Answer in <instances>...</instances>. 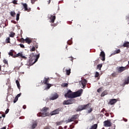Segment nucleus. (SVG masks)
<instances>
[{
	"label": "nucleus",
	"mask_w": 129,
	"mask_h": 129,
	"mask_svg": "<svg viewBox=\"0 0 129 129\" xmlns=\"http://www.w3.org/2000/svg\"><path fill=\"white\" fill-rule=\"evenodd\" d=\"M71 73V69H70L69 70H66V74L67 76H70Z\"/></svg>",
	"instance_id": "24"
},
{
	"label": "nucleus",
	"mask_w": 129,
	"mask_h": 129,
	"mask_svg": "<svg viewBox=\"0 0 129 129\" xmlns=\"http://www.w3.org/2000/svg\"><path fill=\"white\" fill-rule=\"evenodd\" d=\"M68 86V83H63V84H62V86H63V87H67Z\"/></svg>",
	"instance_id": "39"
},
{
	"label": "nucleus",
	"mask_w": 129,
	"mask_h": 129,
	"mask_svg": "<svg viewBox=\"0 0 129 129\" xmlns=\"http://www.w3.org/2000/svg\"><path fill=\"white\" fill-rule=\"evenodd\" d=\"M129 84V77H128L127 78V79H126L125 80H124V85H127Z\"/></svg>",
	"instance_id": "22"
},
{
	"label": "nucleus",
	"mask_w": 129,
	"mask_h": 129,
	"mask_svg": "<svg viewBox=\"0 0 129 129\" xmlns=\"http://www.w3.org/2000/svg\"><path fill=\"white\" fill-rule=\"evenodd\" d=\"M68 44H69V45H71V44H72V41L69 40L68 41Z\"/></svg>",
	"instance_id": "44"
},
{
	"label": "nucleus",
	"mask_w": 129,
	"mask_h": 129,
	"mask_svg": "<svg viewBox=\"0 0 129 129\" xmlns=\"http://www.w3.org/2000/svg\"><path fill=\"white\" fill-rule=\"evenodd\" d=\"M128 69V67H120L117 69V73H121L124 71H125L126 70Z\"/></svg>",
	"instance_id": "10"
},
{
	"label": "nucleus",
	"mask_w": 129,
	"mask_h": 129,
	"mask_svg": "<svg viewBox=\"0 0 129 129\" xmlns=\"http://www.w3.org/2000/svg\"><path fill=\"white\" fill-rule=\"evenodd\" d=\"M117 76V74L115 72H114L111 74V76L114 78L116 77Z\"/></svg>",
	"instance_id": "31"
},
{
	"label": "nucleus",
	"mask_w": 129,
	"mask_h": 129,
	"mask_svg": "<svg viewBox=\"0 0 129 129\" xmlns=\"http://www.w3.org/2000/svg\"><path fill=\"white\" fill-rule=\"evenodd\" d=\"M20 41L21 43H27L29 45H30V44L33 41V40L29 37H27L25 39H24V38H21Z\"/></svg>",
	"instance_id": "6"
},
{
	"label": "nucleus",
	"mask_w": 129,
	"mask_h": 129,
	"mask_svg": "<svg viewBox=\"0 0 129 129\" xmlns=\"http://www.w3.org/2000/svg\"><path fill=\"white\" fill-rule=\"evenodd\" d=\"M59 97V96L58 95V94H54V95L53 96V97H51L50 99L51 100H54L55 99H57V98Z\"/></svg>",
	"instance_id": "18"
},
{
	"label": "nucleus",
	"mask_w": 129,
	"mask_h": 129,
	"mask_svg": "<svg viewBox=\"0 0 129 129\" xmlns=\"http://www.w3.org/2000/svg\"><path fill=\"white\" fill-rule=\"evenodd\" d=\"M58 129H63L62 128L58 127Z\"/></svg>",
	"instance_id": "62"
},
{
	"label": "nucleus",
	"mask_w": 129,
	"mask_h": 129,
	"mask_svg": "<svg viewBox=\"0 0 129 129\" xmlns=\"http://www.w3.org/2000/svg\"><path fill=\"white\" fill-rule=\"evenodd\" d=\"M107 94H108V92H107V91H104L103 93H102V94H101V96L103 97Z\"/></svg>",
	"instance_id": "27"
},
{
	"label": "nucleus",
	"mask_w": 129,
	"mask_h": 129,
	"mask_svg": "<svg viewBox=\"0 0 129 129\" xmlns=\"http://www.w3.org/2000/svg\"><path fill=\"white\" fill-rule=\"evenodd\" d=\"M103 125L105 127H110L112 125V123L110 122V120H106L104 121L103 122Z\"/></svg>",
	"instance_id": "9"
},
{
	"label": "nucleus",
	"mask_w": 129,
	"mask_h": 129,
	"mask_svg": "<svg viewBox=\"0 0 129 129\" xmlns=\"http://www.w3.org/2000/svg\"><path fill=\"white\" fill-rule=\"evenodd\" d=\"M49 110V108L44 107L41 110V112L37 113V115L38 117H45L46 116H49V114L48 112H47V111Z\"/></svg>",
	"instance_id": "3"
},
{
	"label": "nucleus",
	"mask_w": 129,
	"mask_h": 129,
	"mask_svg": "<svg viewBox=\"0 0 129 129\" xmlns=\"http://www.w3.org/2000/svg\"><path fill=\"white\" fill-rule=\"evenodd\" d=\"M71 58V60L73 61V57H70Z\"/></svg>",
	"instance_id": "57"
},
{
	"label": "nucleus",
	"mask_w": 129,
	"mask_h": 129,
	"mask_svg": "<svg viewBox=\"0 0 129 129\" xmlns=\"http://www.w3.org/2000/svg\"><path fill=\"white\" fill-rule=\"evenodd\" d=\"M105 115L107 117L109 116V114L108 113H105Z\"/></svg>",
	"instance_id": "50"
},
{
	"label": "nucleus",
	"mask_w": 129,
	"mask_h": 129,
	"mask_svg": "<svg viewBox=\"0 0 129 129\" xmlns=\"http://www.w3.org/2000/svg\"><path fill=\"white\" fill-rule=\"evenodd\" d=\"M2 116L4 117H5V114H3Z\"/></svg>",
	"instance_id": "59"
},
{
	"label": "nucleus",
	"mask_w": 129,
	"mask_h": 129,
	"mask_svg": "<svg viewBox=\"0 0 129 129\" xmlns=\"http://www.w3.org/2000/svg\"><path fill=\"white\" fill-rule=\"evenodd\" d=\"M21 93H20L19 94L17 95V96H16V98H19L20 96H21Z\"/></svg>",
	"instance_id": "45"
},
{
	"label": "nucleus",
	"mask_w": 129,
	"mask_h": 129,
	"mask_svg": "<svg viewBox=\"0 0 129 129\" xmlns=\"http://www.w3.org/2000/svg\"><path fill=\"white\" fill-rule=\"evenodd\" d=\"M87 80H82V85L83 86V89H84V88H85L86 85H87Z\"/></svg>",
	"instance_id": "16"
},
{
	"label": "nucleus",
	"mask_w": 129,
	"mask_h": 129,
	"mask_svg": "<svg viewBox=\"0 0 129 129\" xmlns=\"http://www.w3.org/2000/svg\"><path fill=\"white\" fill-rule=\"evenodd\" d=\"M99 77V73L98 72H96V73L95 74V78H98Z\"/></svg>",
	"instance_id": "33"
},
{
	"label": "nucleus",
	"mask_w": 129,
	"mask_h": 129,
	"mask_svg": "<svg viewBox=\"0 0 129 129\" xmlns=\"http://www.w3.org/2000/svg\"><path fill=\"white\" fill-rule=\"evenodd\" d=\"M123 121H124V122H127V119L125 118H123Z\"/></svg>",
	"instance_id": "48"
},
{
	"label": "nucleus",
	"mask_w": 129,
	"mask_h": 129,
	"mask_svg": "<svg viewBox=\"0 0 129 129\" xmlns=\"http://www.w3.org/2000/svg\"><path fill=\"white\" fill-rule=\"evenodd\" d=\"M9 111V109H6V112H5L6 114L8 113Z\"/></svg>",
	"instance_id": "49"
},
{
	"label": "nucleus",
	"mask_w": 129,
	"mask_h": 129,
	"mask_svg": "<svg viewBox=\"0 0 129 129\" xmlns=\"http://www.w3.org/2000/svg\"><path fill=\"white\" fill-rule=\"evenodd\" d=\"M50 23H54L55 22V20H56V16L55 15H51L50 18Z\"/></svg>",
	"instance_id": "14"
},
{
	"label": "nucleus",
	"mask_w": 129,
	"mask_h": 129,
	"mask_svg": "<svg viewBox=\"0 0 129 129\" xmlns=\"http://www.w3.org/2000/svg\"><path fill=\"white\" fill-rule=\"evenodd\" d=\"M128 64H129V60L128 61Z\"/></svg>",
	"instance_id": "64"
},
{
	"label": "nucleus",
	"mask_w": 129,
	"mask_h": 129,
	"mask_svg": "<svg viewBox=\"0 0 129 129\" xmlns=\"http://www.w3.org/2000/svg\"><path fill=\"white\" fill-rule=\"evenodd\" d=\"M2 118V116H0V119H1Z\"/></svg>",
	"instance_id": "63"
},
{
	"label": "nucleus",
	"mask_w": 129,
	"mask_h": 129,
	"mask_svg": "<svg viewBox=\"0 0 129 129\" xmlns=\"http://www.w3.org/2000/svg\"><path fill=\"white\" fill-rule=\"evenodd\" d=\"M4 64H8V61L7 60V59H4L3 61Z\"/></svg>",
	"instance_id": "42"
},
{
	"label": "nucleus",
	"mask_w": 129,
	"mask_h": 129,
	"mask_svg": "<svg viewBox=\"0 0 129 129\" xmlns=\"http://www.w3.org/2000/svg\"><path fill=\"white\" fill-rule=\"evenodd\" d=\"M89 105H90V103H88L86 105L84 104V105H79L77 108L76 109V111L77 112L82 111V110H86L87 109L90 108V107H89Z\"/></svg>",
	"instance_id": "4"
},
{
	"label": "nucleus",
	"mask_w": 129,
	"mask_h": 129,
	"mask_svg": "<svg viewBox=\"0 0 129 129\" xmlns=\"http://www.w3.org/2000/svg\"><path fill=\"white\" fill-rule=\"evenodd\" d=\"M11 23H13V24H17V22H16L15 20H12Z\"/></svg>",
	"instance_id": "47"
},
{
	"label": "nucleus",
	"mask_w": 129,
	"mask_h": 129,
	"mask_svg": "<svg viewBox=\"0 0 129 129\" xmlns=\"http://www.w3.org/2000/svg\"><path fill=\"white\" fill-rule=\"evenodd\" d=\"M75 103V99H69L67 100H64L63 102V105H70L72 104Z\"/></svg>",
	"instance_id": "7"
},
{
	"label": "nucleus",
	"mask_w": 129,
	"mask_h": 129,
	"mask_svg": "<svg viewBox=\"0 0 129 129\" xmlns=\"http://www.w3.org/2000/svg\"><path fill=\"white\" fill-rule=\"evenodd\" d=\"M6 43H7V44L11 43V38H10V37H7L6 38Z\"/></svg>",
	"instance_id": "29"
},
{
	"label": "nucleus",
	"mask_w": 129,
	"mask_h": 129,
	"mask_svg": "<svg viewBox=\"0 0 129 129\" xmlns=\"http://www.w3.org/2000/svg\"><path fill=\"white\" fill-rule=\"evenodd\" d=\"M35 63L36 62L38 61V58H39V55H37L35 56Z\"/></svg>",
	"instance_id": "37"
},
{
	"label": "nucleus",
	"mask_w": 129,
	"mask_h": 129,
	"mask_svg": "<svg viewBox=\"0 0 129 129\" xmlns=\"http://www.w3.org/2000/svg\"><path fill=\"white\" fill-rule=\"evenodd\" d=\"M32 56H35L34 53H32Z\"/></svg>",
	"instance_id": "60"
},
{
	"label": "nucleus",
	"mask_w": 129,
	"mask_h": 129,
	"mask_svg": "<svg viewBox=\"0 0 129 129\" xmlns=\"http://www.w3.org/2000/svg\"><path fill=\"white\" fill-rule=\"evenodd\" d=\"M23 109H26V105H23Z\"/></svg>",
	"instance_id": "55"
},
{
	"label": "nucleus",
	"mask_w": 129,
	"mask_h": 129,
	"mask_svg": "<svg viewBox=\"0 0 129 129\" xmlns=\"http://www.w3.org/2000/svg\"><path fill=\"white\" fill-rule=\"evenodd\" d=\"M47 3H48V5H50V3H51V0H48L47 1Z\"/></svg>",
	"instance_id": "54"
},
{
	"label": "nucleus",
	"mask_w": 129,
	"mask_h": 129,
	"mask_svg": "<svg viewBox=\"0 0 129 129\" xmlns=\"http://www.w3.org/2000/svg\"><path fill=\"white\" fill-rule=\"evenodd\" d=\"M117 101V99H110V101L109 102V104H110L111 105H113L114 104H115V103H116Z\"/></svg>",
	"instance_id": "15"
},
{
	"label": "nucleus",
	"mask_w": 129,
	"mask_h": 129,
	"mask_svg": "<svg viewBox=\"0 0 129 129\" xmlns=\"http://www.w3.org/2000/svg\"><path fill=\"white\" fill-rule=\"evenodd\" d=\"M44 129H50V126H47L44 127Z\"/></svg>",
	"instance_id": "43"
},
{
	"label": "nucleus",
	"mask_w": 129,
	"mask_h": 129,
	"mask_svg": "<svg viewBox=\"0 0 129 129\" xmlns=\"http://www.w3.org/2000/svg\"><path fill=\"white\" fill-rule=\"evenodd\" d=\"M37 0H31V3L33 5V4H35V2H37Z\"/></svg>",
	"instance_id": "46"
},
{
	"label": "nucleus",
	"mask_w": 129,
	"mask_h": 129,
	"mask_svg": "<svg viewBox=\"0 0 129 129\" xmlns=\"http://www.w3.org/2000/svg\"><path fill=\"white\" fill-rule=\"evenodd\" d=\"M78 117V114L72 115V117H71V119H68V120H67V122L69 123L74 121V120H76Z\"/></svg>",
	"instance_id": "8"
},
{
	"label": "nucleus",
	"mask_w": 129,
	"mask_h": 129,
	"mask_svg": "<svg viewBox=\"0 0 129 129\" xmlns=\"http://www.w3.org/2000/svg\"><path fill=\"white\" fill-rule=\"evenodd\" d=\"M19 100V98L15 97L14 100H13V103H17V101Z\"/></svg>",
	"instance_id": "35"
},
{
	"label": "nucleus",
	"mask_w": 129,
	"mask_h": 129,
	"mask_svg": "<svg viewBox=\"0 0 129 129\" xmlns=\"http://www.w3.org/2000/svg\"><path fill=\"white\" fill-rule=\"evenodd\" d=\"M7 128L6 127V126H4L3 127V128H1V129H6Z\"/></svg>",
	"instance_id": "58"
},
{
	"label": "nucleus",
	"mask_w": 129,
	"mask_h": 129,
	"mask_svg": "<svg viewBox=\"0 0 129 129\" xmlns=\"http://www.w3.org/2000/svg\"><path fill=\"white\" fill-rule=\"evenodd\" d=\"M12 3L14 4V5H18V1L13 0Z\"/></svg>",
	"instance_id": "36"
},
{
	"label": "nucleus",
	"mask_w": 129,
	"mask_h": 129,
	"mask_svg": "<svg viewBox=\"0 0 129 129\" xmlns=\"http://www.w3.org/2000/svg\"><path fill=\"white\" fill-rule=\"evenodd\" d=\"M93 109H90V110H89V113L91 112V111H92Z\"/></svg>",
	"instance_id": "53"
},
{
	"label": "nucleus",
	"mask_w": 129,
	"mask_h": 129,
	"mask_svg": "<svg viewBox=\"0 0 129 129\" xmlns=\"http://www.w3.org/2000/svg\"><path fill=\"white\" fill-rule=\"evenodd\" d=\"M16 83L17 85V87H18V89H20L19 81H18V80H16Z\"/></svg>",
	"instance_id": "30"
},
{
	"label": "nucleus",
	"mask_w": 129,
	"mask_h": 129,
	"mask_svg": "<svg viewBox=\"0 0 129 129\" xmlns=\"http://www.w3.org/2000/svg\"><path fill=\"white\" fill-rule=\"evenodd\" d=\"M10 15H11V17L15 18V16H16V12H15V11H11L10 12Z\"/></svg>",
	"instance_id": "23"
},
{
	"label": "nucleus",
	"mask_w": 129,
	"mask_h": 129,
	"mask_svg": "<svg viewBox=\"0 0 129 129\" xmlns=\"http://www.w3.org/2000/svg\"><path fill=\"white\" fill-rule=\"evenodd\" d=\"M1 69H2V67H1V65H0V72H1Z\"/></svg>",
	"instance_id": "61"
},
{
	"label": "nucleus",
	"mask_w": 129,
	"mask_h": 129,
	"mask_svg": "<svg viewBox=\"0 0 129 129\" xmlns=\"http://www.w3.org/2000/svg\"><path fill=\"white\" fill-rule=\"evenodd\" d=\"M122 46V47H126V48H129V42L124 41Z\"/></svg>",
	"instance_id": "17"
},
{
	"label": "nucleus",
	"mask_w": 129,
	"mask_h": 129,
	"mask_svg": "<svg viewBox=\"0 0 129 129\" xmlns=\"http://www.w3.org/2000/svg\"><path fill=\"white\" fill-rule=\"evenodd\" d=\"M38 47H39V45H38V44H36L35 45L32 47V49H36V48L38 49Z\"/></svg>",
	"instance_id": "34"
},
{
	"label": "nucleus",
	"mask_w": 129,
	"mask_h": 129,
	"mask_svg": "<svg viewBox=\"0 0 129 129\" xmlns=\"http://www.w3.org/2000/svg\"><path fill=\"white\" fill-rule=\"evenodd\" d=\"M82 89L81 90L78 91V92H72L71 90H69L66 94H65V97L68 98H74L78 97H80L82 94Z\"/></svg>",
	"instance_id": "1"
},
{
	"label": "nucleus",
	"mask_w": 129,
	"mask_h": 129,
	"mask_svg": "<svg viewBox=\"0 0 129 129\" xmlns=\"http://www.w3.org/2000/svg\"><path fill=\"white\" fill-rule=\"evenodd\" d=\"M20 20V13H18L16 15V20L19 21Z\"/></svg>",
	"instance_id": "32"
},
{
	"label": "nucleus",
	"mask_w": 129,
	"mask_h": 129,
	"mask_svg": "<svg viewBox=\"0 0 129 129\" xmlns=\"http://www.w3.org/2000/svg\"><path fill=\"white\" fill-rule=\"evenodd\" d=\"M74 123H75V124H77L78 123V121L75 120V121H74Z\"/></svg>",
	"instance_id": "56"
},
{
	"label": "nucleus",
	"mask_w": 129,
	"mask_h": 129,
	"mask_svg": "<svg viewBox=\"0 0 129 129\" xmlns=\"http://www.w3.org/2000/svg\"><path fill=\"white\" fill-rule=\"evenodd\" d=\"M20 47L21 48H25V46L24 45V44H20Z\"/></svg>",
	"instance_id": "51"
},
{
	"label": "nucleus",
	"mask_w": 129,
	"mask_h": 129,
	"mask_svg": "<svg viewBox=\"0 0 129 129\" xmlns=\"http://www.w3.org/2000/svg\"><path fill=\"white\" fill-rule=\"evenodd\" d=\"M9 55L12 56L13 58L18 57L20 58L27 59V57L23 54L22 52H20L17 53L16 52H15V51L13 50V49H11L10 52H9Z\"/></svg>",
	"instance_id": "2"
},
{
	"label": "nucleus",
	"mask_w": 129,
	"mask_h": 129,
	"mask_svg": "<svg viewBox=\"0 0 129 129\" xmlns=\"http://www.w3.org/2000/svg\"><path fill=\"white\" fill-rule=\"evenodd\" d=\"M63 111V108L62 107H59L57 109H56L54 110H53L50 112V115H56L59 113V112H61Z\"/></svg>",
	"instance_id": "5"
},
{
	"label": "nucleus",
	"mask_w": 129,
	"mask_h": 129,
	"mask_svg": "<svg viewBox=\"0 0 129 129\" xmlns=\"http://www.w3.org/2000/svg\"><path fill=\"white\" fill-rule=\"evenodd\" d=\"M102 64H99L97 65V69L99 70V71L101 70V68H102Z\"/></svg>",
	"instance_id": "26"
},
{
	"label": "nucleus",
	"mask_w": 129,
	"mask_h": 129,
	"mask_svg": "<svg viewBox=\"0 0 129 129\" xmlns=\"http://www.w3.org/2000/svg\"><path fill=\"white\" fill-rule=\"evenodd\" d=\"M98 127V124H94L93 125L91 126V128L89 129H97Z\"/></svg>",
	"instance_id": "21"
},
{
	"label": "nucleus",
	"mask_w": 129,
	"mask_h": 129,
	"mask_svg": "<svg viewBox=\"0 0 129 129\" xmlns=\"http://www.w3.org/2000/svg\"><path fill=\"white\" fill-rule=\"evenodd\" d=\"M74 123H73L72 124L70 125L71 128H74L75 127V125H74Z\"/></svg>",
	"instance_id": "40"
},
{
	"label": "nucleus",
	"mask_w": 129,
	"mask_h": 129,
	"mask_svg": "<svg viewBox=\"0 0 129 129\" xmlns=\"http://www.w3.org/2000/svg\"><path fill=\"white\" fill-rule=\"evenodd\" d=\"M120 52V49H117V50L114 51L113 53H111V56L114 55L115 54H118Z\"/></svg>",
	"instance_id": "20"
},
{
	"label": "nucleus",
	"mask_w": 129,
	"mask_h": 129,
	"mask_svg": "<svg viewBox=\"0 0 129 129\" xmlns=\"http://www.w3.org/2000/svg\"><path fill=\"white\" fill-rule=\"evenodd\" d=\"M21 5H22L23 9H24V11L28 12L31 11V9H28V4L26 3H21Z\"/></svg>",
	"instance_id": "11"
},
{
	"label": "nucleus",
	"mask_w": 129,
	"mask_h": 129,
	"mask_svg": "<svg viewBox=\"0 0 129 129\" xmlns=\"http://www.w3.org/2000/svg\"><path fill=\"white\" fill-rule=\"evenodd\" d=\"M15 35H16V33H15L14 32H10L9 36L11 37V38H14V37H15Z\"/></svg>",
	"instance_id": "25"
},
{
	"label": "nucleus",
	"mask_w": 129,
	"mask_h": 129,
	"mask_svg": "<svg viewBox=\"0 0 129 129\" xmlns=\"http://www.w3.org/2000/svg\"><path fill=\"white\" fill-rule=\"evenodd\" d=\"M61 123H62V122H61V121H56V125H61Z\"/></svg>",
	"instance_id": "38"
},
{
	"label": "nucleus",
	"mask_w": 129,
	"mask_h": 129,
	"mask_svg": "<svg viewBox=\"0 0 129 129\" xmlns=\"http://www.w3.org/2000/svg\"><path fill=\"white\" fill-rule=\"evenodd\" d=\"M100 57H101V60L103 61H105V53L104 52H103V51H102L101 52V53H100Z\"/></svg>",
	"instance_id": "13"
},
{
	"label": "nucleus",
	"mask_w": 129,
	"mask_h": 129,
	"mask_svg": "<svg viewBox=\"0 0 129 129\" xmlns=\"http://www.w3.org/2000/svg\"><path fill=\"white\" fill-rule=\"evenodd\" d=\"M43 85H46V86L45 87L46 90L50 89V87H51L52 86H53L52 84H43Z\"/></svg>",
	"instance_id": "19"
},
{
	"label": "nucleus",
	"mask_w": 129,
	"mask_h": 129,
	"mask_svg": "<svg viewBox=\"0 0 129 129\" xmlns=\"http://www.w3.org/2000/svg\"><path fill=\"white\" fill-rule=\"evenodd\" d=\"M50 81V78H44L43 81H41V83L42 84H48L49 81Z\"/></svg>",
	"instance_id": "12"
},
{
	"label": "nucleus",
	"mask_w": 129,
	"mask_h": 129,
	"mask_svg": "<svg viewBox=\"0 0 129 129\" xmlns=\"http://www.w3.org/2000/svg\"><path fill=\"white\" fill-rule=\"evenodd\" d=\"M102 90V88H100L99 89H98L97 90V92H98V93H100L101 92V90Z\"/></svg>",
	"instance_id": "41"
},
{
	"label": "nucleus",
	"mask_w": 129,
	"mask_h": 129,
	"mask_svg": "<svg viewBox=\"0 0 129 129\" xmlns=\"http://www.w3.org/2000/svg\"><path fill=\"white\" fill-rule=\"evenodd\" d=\"M37 125H38V124L36 122L33 123V124L32 125V129L35 128L37 126Z\"/></svg>",
	"instance_id": "28"
},
{
	"label": "nucleus",
	"mask_w": 129,
	"mask_h": 129,
	"mask_svg": "<svg viewBox=\"0 0 129 129\" xmlns=\"http://www.w3.org/2000/svg\"><path fill=\"white\" fill-rule=\"evenodd\" d=\"M35 51V49H30V51H31V52H33V51Z\"/></svg>",
	"instance_id": "52"
}]
</instances>
